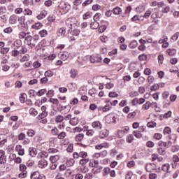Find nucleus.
Returning a JSON list of instances; mask_svg holds the SVG:
<instances>
[{
    "mask_svg": "<svg viewBox=\"0 0 179 179\" xmlns=\"http://www.w3.org/2000/svg\"><path fill=\"white\" fill-rule=\"evenodd\" d=\"M87 59H90L91 64H100L101 61L103 60V58L100 55H94L92 56H85L83 58V61L81 62L80 57H78V62L80 65V66H82V65H85L86 64V61Z\"/></svg>",
    "mask_w": 179,
    "mask_h": 179,
    "instance_id": "f257e3e1",
    "label": "nucleus"
},
{
    "mask_svg": "<svg viewBox=\"0 0 179 179\" xmlns=\"http://www.w3.org/2000/svg\"><path fill=\"white\" fill-rule=\"evenodd\" d=\"M39 39L40 36L38 35H34L33 36L28 35L25 38V41H27L31 48H34V47H36V44H37V41H38Z\"/></svg>",
    "mask_w": 179,
    "mask_h": 179,
    "instance_id": "f03ea898",
    "label": "nucleus"
},
{
    "mask_svg": "<svg viewBox=\"0 0 179 179\" xmlns=\"http://www.w3.org/2000/svg\"><path fill=\"white\" fill-rule=\"evenodd\" d=\"M106 124H117V117L114 113H110L104 117Z\"/></svg>",
    "mask_w": 179,
    "mask_h": 179,
    "instance_id": "7ed1b4c3",
    "label": "nucleus"
},
{
    "mask_svg": "<svg viewBox=\"0 0 179 179\" xmlns=\"http://www.w3.org/2000/svg\"><path fill=\"white\" fill-rule=\"evenodd\" d=\"M59 10L64 12V13H67V12L71 10V5L65 1H62L59 5Z\"/></svg>",
    "mask_w": 179,
    "mask_h": 179,
    "instance_id": "20e7f679",
    "label": "nucleus"
},
{
    "mask_svg": "<svg viewBox=\"0 0 179 179\" xmlns=\"http://www.w3.org/2000/svg\"><path fill=\"white\" fill-rule=\"evenodd\" d=\"M129 132V127H125L124 128H122L119 130H117V136L118 138H122L127 135Z\"/></svg>",
    "mask_w": 179,
    "mask_h": 179,
    "instance_id": "39448f33",
    "label": "nucleus"
},
{
    "mask_svg": "<svg viewBox=\"0 0 179 179\" xmlns=\"http://www.w3.org/2000/svg\"><path fill=\"white\" fill-rule=\"evenodd\" d=\"M73 159H79V157H81L82 159H86L87 157V153L85 151H81L79 153L75 152L73 154Z\"/></svg>",
    "mask_w": 179,
    "mask_h": 179,
    "instance_id": "423d86ee",
    "label": "nucleus"
},
{
    "mask_svg": "<svg viewBox=\"0 0 179 179\" xmlns=\"http://www.w3.org/2000/svg\"><path fill=\"white\" fill-rule=\"evenodd\" d=\"M76 23V19L71 17V18H68L66 20V26L69 27V29H72L73 26H75V24Z\"/></svg>",
    "mask_w": 179,
    "mask_h": 179,
    "instance_id": "0eeeda50",
    "label": "nucleus"
},
{
    "mask_svg": "<svg viewBox=\"0 0 179 179\" xmlns=\"http://www.w3.org/2000/svg\"><path fill=\"white\" fill-rule=\"evenodd\" d=\"M92 127L96 129V131H100L103 128V124L100 121H94L92 123Z\"/></svg>",
    "mask_w": 179,
    "mask_h": 179,
    "instance_id": "6e6552de",
    "label": "nucleus"
},
{
    "mask_svg": "<svg viewBox=\"0 0 179 179\" xmlns=\"http://www.w3.org/2000/svg\"><path fill=\"white\" fill-rule=\"evenodd\" d=\"M145 170L148 173H152L153 170H156V164L154 163H148L145 165Z\"/></svg>",
    "mask_w": 179,
    "mask_h": 179,
    "instance_id": "1a4fd4ad",
    "label": "nucleus"
},
{
    "mask_svg": "<svg viewBox=\"0 0 179 179\" xmlns=\"http://www.w3.org/2000/svg\"><path fill=\"white\" fill-rule=\"evenodd\" d=\"M31 179H45V178L40 174V172L34 171L31 174Z\"/></svg>",
    "mask_w": 179,
    "mask_h": 179,
    "instance_id": "9d476101",
    "label": "nucleus"
},
{
    "mask_svg": "<svg viewBox=\"0 0 179 179\" xmlns=\"http://www.w3.org/2000/svg\"><path fill=\"white\" fill-rule=\"evenodd\" d=\"M171 141H168L167 142L164 141H159L158 142V145L160 146L161 148H166L169 149L171 146Z\"/></svg>",
    "mask_w": 179,
    "mask_h": 179,
    "instance_id": "9b49d317",
    "label": "nucleus"
},
{
    "mask_svg": "<svg viewBox=\"0 0 179 179\" xmlns=\"http://www.w3.org/2000/svg\"><path fill=\"white\" fill-rule=\"evenodd\" d=\"M38 166L39 169H45V167L48 166V161L44 159H42L38 162Z\"/></svg>",
    "mask_w": 179,
    "mask_h": 179,
    "instance_id": "f8f14e48",
    "label": "nucleus"
},
{
    "mask_svg": "<svg viewBox=\"0 0 179 179\" xmlns=\"http://www.w3.org/2000/svg\"><path fill=\"white\" fill-rule=\"evenodd\" d=\"M15 151L17 152L19 156H24V148L21 145H17L15 146Z\"/></svg>",
    "mask_w": 179,
    "mask_h": 179,
    "instance_id": "ddd939ff",
    "label": "nucleus"
},
{
    "mask_svg": "<svg viewBox=\"0 0 179 179\" xmlns=\"http://www.w3.org/2000/svg\"><path fill=\"white\" fill-rule=\"evenodd\" d=\"M61 59L63 61H66V59H69L71 58V54L68 52H63L59 55Z\"/></svg>",
    "mask_w": 179,
    "mask_h": 179,
    "instance_id": "4468645a",
    "label": "nucleus"
},
{
    "mask_svg": "<svg viewBox=\"0 0 179 179\" xmlns=\"http://www.w3.org/2000/svg\"><path fill=\"white\" fill-rule=\"evenodd\" d=\"M29 155L31 157H36V156H37V150L34 148H29Z\"/></svg>",
    "mask_w": 179,
    "mask_h": 179,
    "instance_id": "2eb2a0df",
    "label": "nucleus"
},
{
    "mask_svg": "<svg viewBox=\"0 0 179 179\" xmlns=\"http://www.w3.org/2000/svg\"><path fill=\"white\" fill-rule=\"evenodd\" d=\"M102 169L103 167H101V166H96L95 168L92 169V173H93V174H99L101 173Z\"/></svg>",
    "mask_w": 179,
    "mask_h": 179,
    "instance_id": "dca6fc26",
    "label": "nucleus"
},
{
    "mask_svg": "<svg viewBox=\"0 0 179 179\" xmlns=\"http://www.w3.org/2000/svg\"><path fill=\"white\" fill-rule=\"evenodd\" d=\"M59 160V154H57L56 155H52L50 157V162L51 163H56Z\"/></svg>",
    "mask_w": 179,
    "mask_h": 179,
    "instance_id": "f3484780",
    "label": "nucleus"
},
{
    "mask_svg": "<svg viewBox=\"0 0 179 179\" xmlns=\"http://www.w3.org/2000/svg\"><path fill=\"white\" fill-rule=\"evenodd\" d=\"M45 16H47V11L43 10L41 12V13L38 15H37L36 17L38 20H43V19H44Z\"/></svg>",
    "mask_w": 179,
    "mask_h": 179,
    "instance_id": "a211bd4d",
    "label": "nucleus"
},
{
    "mask_svg": "<svg viewBox=\"0 0 179 179\" xmlns=\"http://www.w3.org/2000/svg\"><path fill=\"white\" fill-rule=\"evenodd\" d=\"M78 75V70L73 69L70 71V76L72 79H76Z\"/></svg>",
    "mask_w": 179,
    "mask_h": 179,
    "instance_id": "6ab92c4d",
    "label": "nucleus"
},
{
    "mask_svg": "<svg viewBox=\"0 0 179 179\" xmlns=\"http://www.w3.org/2000/svg\"><path fill=\"white\" fill-rule=\"evenodd\" d=\"M107 136H108V130L103 129L100 131V138H101V139H104V138H107Z\"/></svg>",
    "mask_w": 179,
    "mask_h": 179,
    "instance_id": "aec40b11",
    "label": "nucleus"
},
{
    "mask_svg": "<svg viewBox=\"0 0 179 179\" xmlns=\"http://www.w3.org/2000/svg\"><path fill=\"white\" fill-rule=\"evenodd\" d=\"M112 12L114 15H121V13H122V9L117 6L112 10Z\"/></svg>",
    "mask_w": 179,
    "mask_h": 179,
    "instance_id": "412c9836",
    "label": "nucleus"
},
{
    "mask_svg": "<svg viewBox=\"0 0 179 179\" xmlns=\"http://www.w3.org/2000/svg\"><path fill=\"white\" fill-rule=\"evenodd\" d=\"M103 148L107 149V148H108V144L107 143H103L95 146V149H97L98 150H101Z\"/></svg>",
    "mask_w": 179,
    "mask_h": 179,
    "instance_id": "4be33fe9",
    "label": "nucleus"
},
{
    "mask_svg": "<svg viewBox=\"0 0 179 179\" xmlns=\"http://www.w3.org/2000/svg\"><path fill=\"white\" fill-rule=\"evenodd\" d=\"M17 22V17L15 15H13L9 18V23L10 24H15Z\"/></svg>",
    "mask_w": 179,
    "mask_h": 179,
    "instance_id": "5701e85b",
    "label": "nucleus"
},
{
    "mask_svg": "<svg viewBox=\"0 0 179 179\" xmlns=\"http://www.w3.org/2000/svg\"><path fill=\"white\" fill-rule=\"evenodd\" d=\"M43 27V24L41 22H36L31 26V29L34 30H40Z\"/></svg>",
    "mask_w": 179,
    "mask_h": 179,
    "instance_id": "b1692460",
    "label": "nucleus"
},
{
    "mask_svg": "<svg viewBox=\"0 0 179 179\" xmlns=\"http://www.w3.org/2000/svg\"><path fill=\"white\" fill-rule=\"evenodd\" d=\"M48 157V153L43 151L38 154V159H47Z\"/></svg>",
    "mask_w": 179,
    "mask_h": 179,
    "instance_id": "393cba45",
    "label": "nucleus"
},
{
    "mask_svg": "<svg viewBox=\"0 0 179 179\" xmlns=\"http://www.w3.org/2000/svg\"><path fill=\"white\" fill-rule=\"evenodd\" d=\"M29 113L30 115H32V117H36L38 114V111H37V110H36L34 108H31L29 110Z\"/></svg>",
    "mask_w": 179,
    "mask_h": 179,
    "instance_id": "a878e982",
    "label": "nucleus"
},
{
    "mask_svg": "<svg viewBox=\"0 0 179 179\" xmlns=\"http://www.w3.org/2000/svg\"><path fill=\"white\" fill-rule=\"evenodd\" d=\"M162 170L165 173H169L170 170V164H164L162 166Z\"/></svg>",
    "mask_w": 179,
    "mask_h": 179,
    "instance_id": "bb28decb",
    "label": "nucleus"
},
{
    "mask_svg": "<svg viewBox=\"0 0 179 179\" xmlns=\"http://www.w3.org/2000/svg\"><path fill=\"white\" fill-rule=\"evenodd\" d=\"M55 121L56 124H59V123L62 122L64 121V116H62L61 115L56 116L55 118Z\"/></svg>",
    "mask_w": 179,
    "mask_h": 179,
    "instance_id": "cd10ccee",
    "label": "nucleus"
},
{
    "mask_svg": "<svg viewBox=\"0 0 179 179\" xmlns=\"http://www.w3.org/2000/svg\"><path fill=\"white\" fill-rule=\"evenodd\" d=\"M99 27L100 24H99L97 21H94L91 22V29H92V30H96V29H99Z\"/></svg>",
    "mask_w": 179,
    "mask_h": 179,
    "instance_id": "c85d7f7f",
    "label": "nucleus"
},
{
    "mask_svg": "<svg viewBox=\"0 0 179 179\" xmlns=\"http://www.w3.org/2000/svg\"><path fill=\"white\" fill-rule=\"evenodd\" d=\"M166 52L170 57H173V55H176V54L177 53V50L174 48H171V49H168L166 50Z\"/></svg>",
    "mask_w": 179,
    "mask_h": 179,
    "instance_id": "c756f323",
    "label": "nucleus"
},
{
    "mask_svg": "<svg viewBox=\"0 0 179 179\" xmlns=\"http://www.w3.org/2000/svg\"><path fill=\"white\" fill-rule=\"evenodd\" d=\"M83 138H85V134H78V135L76 136V141L82 142V141H83Z\"/></svg>",
    "mask_w": 179,
    "mask_h": 179,
    "instance_id": "7c9ffc66",
    "label": "nucleus"
},
{
    "mask_svg": "<svg viewBox=\"0 0 179 179\" xmlns=\"http://www.w3.org/2000/svg\"><path fill=\"white\" fill-rule=\"evenodd\" d=\"M18 49V52H20V54H26V52H27V48H26V45H24L20 46V48H19Z\"/></svg>",
    "mask_w": 179,
    "mask_h": 179,
    "instance_id": "2f4dec72",
    "label": "nucleus"
},
{
    "mask_svg": "<svg viewBox=\"0 0 179 179\" xmlns=\"http://www.w3.org/2000/svg\"><path fill=\"white\" fill-rule=\"evenodd\" d=\"M48 115V112H42L40 115L37 116V120L40 121V120H43V118H45Z\"/></svg>",
    "mask_w": 179,
    "mask_h": 179,
    "instance_id": "473e14b6",
    "label": "nucleus"
},
{
    "mask_svg": "<svg viewBox=\"0 0 179 179\" xmlns=\"http://www.w3.org/2000/svg\"><path fill=\"white\" fill-rule=\"evenodd\" d=\"M178 37H179V32L175 33L171 38V42L174 43L177 41V40H178Z\"/></svg>",
    "mask_w": 179,
    "mask_h": 179,
    "instance_id": "72a5a7b5",
    "label": "nucleus"
},
{
    "mask_svg": "<svg viewBox=\"0 0 179 179\" xmlns=\"http://www.w3.org/2000/svg\"><path fill=\"white\" fill-rule=\"evenodd\" d=\"M129 96L131 99H134V97H138V96H139V92H138V91H131L129 93Z\"/></svg>",
    "mask_w": 179,
    "mask_h": 179,
    "instance_id": "f704fd0d",
    "label": "nucleus"
},
{
    "mask_svg": "<svg viewBox=\"0 0 179 179\" xmlns=\"http://www.w3.org/2000/svg\"><path fill=\"white\" fill-rule=\"evenodd\" d=\"M48 153H50L52 155L57 153V155H59V150H58L57 148H49L48 150Z\"/></svg>",
    "mask_w": 179,
    "mask_h": 179,
    "instance_id": "c9c22d12",
    "label": "nucleus"
},
{
    "mask_svg": "<svg viewBox=\"0 0 179 179\" xmlns=\"http://www.w3.org/2000/svg\"><path fill=\"white\" fill-rule=\"evenodd\" d=\"M90 162V159L88 158H82L80 160V162L79 164L81 165V166H86V164H87V163H89Z\"/></svg>",
    "mask_w": 179,
    "mask_h": 179,
    "instance_id": "e433bc0d",
    "label": "nucleus"
},
{
    "mask_svg": "<svg viewBox=\"0 0 179 179\" xmlns=\"http://www.w3.org/2000/svg\"><path fill=\"white\" fill-rule=\"evenodd\" d=\"M14 46L16 47V48H20L22 47V40L17 39L14 41Z\"/></svg>",
    "mask_w": 179,
    "mask_h": 179,
    "instance_id": "4c0bfd02",
    "label": "nucleus"
},
{
    "mask_svg": "<svg viewBox=\"0 0 179 179\" xmlns=\"http://www.w3.org/2000/svg\"><path fill=\"white\" fill-rule=\"evenodd\" d=\"M29 34H30V33H26L24 31H21L18 34V37L19 38H26V37H27L29 36Z\"/></svg>",
    "mask_w": 179,
    "mask_h": 179,
    "instance_id": "58836bf2",
    "label": "nucleus"
},
{
    "mask_svg": "<svg viewBox=\"0 0 179 179\" xmlns=\"http://www.w3.org/2000/svg\"><path fill=\"white\" fill-rule=\"evenodd\" d=\"M111 110V105L110 103H108L104 107L102 108V111L103 113H107V111H110Z\"/></svg>",
    "mask_w": 179,
    "mask_h": 179,
    "instance_id": "ea45409f",
    "label": "nucleus"
},
{
    "mask_svg": "<svg viewBox=\"0 0 179 179\" xmlns=\"http://www.w3.org/2000/svg\"><path fill=\"white\" fill-rule=\"evenodd\" d=\"M169 141H171V145H173V143L176 142V141L177 140V135L172 134L169 136Z\"/></svg>",
    "mask_w": 179,
    "mask_h": 179,
    "instance_id": "a19ab883",
    "label": "nucleus"
},
{
    "mask_svg": "<svg viewBox=\"0 0 179 179\" xmlns=\"http://www.w3.org/2000/svg\"><path fill=\"white\" fill-rule=\"evenodd\" d=\"M10 50V48H9L8 47L3 48L0 50V53L3 55H5V54H8V52H9Z\"/></svg>",
    "mask_w": 179,
    "mask_h": 179,
    "instance_id": "79ce46f5",
    "label": "nucleus"
},
{
    "mask_svg": "<svg viewBox=\"0 0 179 179\" xmlns=\"http://www.w3.org/2000/svg\"><path fill=\"white\" fill-rule=\"evenodd\" d=\"M38 34L41 36V37H47L48 36V31L45 29H43L39 31Z\"/></svg>",
    "mask_w": 179,
    "mask_h": 179,
    "instance_id": "37998d69",
    "label": "nucleus"
},
{
    "mask_svg": "<svg viewBox=\"0 0 179 179\" xmlns=\"http://www.w3.org/2000/svg\"><path fill=\"white\" fill-rule=\"evenodd\" d=\"M45 93H47V90L46 89H42L38 90L36 92L37 96H38L39 97L41 96H44V94H45Z\"/></svg>",
    "mask_w": 179,
    "mask_h": 179,
    "instance_id": "c03bdc74",
    "label": "nucleus"
},
{
    "mask_svg": "<svg viewBox=\"0 0 179 179\" xmlns=\"http://www.w3.org/2000/svg\"><path fill=\"white\" fill-rule=\"evenodd\" d=\"M164 135H170L171 134V129L169 127H166L163 131Z\"/></svg>",
    "mask_w": 179,
    "mask_h": 179,
    "instance_id": "a18cd8bd",
    "label": "nucleus"
},
{
    "mask_svg": "<svg viewBox=\"0 0 179 179\" xmlns=\"http://www.w3.org/2000/svg\"><path fill=\"white\" fill-rule=\"evenodd\" d=\"M24 15H27V16H31L33 15V11L29 8H25L24 11H22Z\"/></svg>",
    "mask_w": 179,
    "mask_h": 179,
    "instance_id": "49530a36",
    "label": "nucleus"
},
{
    "mask_svg": "<svg viewBox=\"0 0 179 179\" xmlns=\"http://www.w3.org/2000/svg\"><path fill=\"white\" fill-rule=\"evenodd\" d=\"M134 176V173L131 171H128L125 175V179H132Z\"/></svg>",
    "mask_w": 179,
    "mask_h": 179,
    "instance_id": "de8ad7c7",
    "label": "nucleus"
},
{
    "mask_svg": "<svg viewBox=\"0 0 179 179\" xmlns=\"http://www.w3.org/2000/svg\"><path fill=\"white\" fill-rule=\"evenodd\" d=\"M78 122H79V121L78 120L77 117L72 118L69 121V123L71 124V125H73V126L78 125Z\"/></svg>",
    "mask_w": 179,
    "mask_h": 179,
    "instance_id": "09e8293b",
    "label": "nucleus"
},
{
    "mask_svg": "<svg viewBox=\"0 0 179 179\" xmlns=\"http://www.w3.org/2000/svg\"><path fill=\"white\" fill-rule=\"evenodd\" d=\"M71 36H78L79 34H80V30L78 29H75L71 31Z\"/></svg>",
    "mask_w": 179,
    "mask_h": 179,
    "instance_id": "8fccbe9b",
    "label": "nucleus"
},
{
    "mask_svg": "<svg viewBox=\"0 0 179 179\" xmlns=\"http://www.w3.org/2000/svg\"><path fill=\"white\" fill-rule=\"evenodd\" d=\"M132 141H134V135L133 134L128 135L126 138V142H127V143H132Z\"/></svg>",
    "mask_w": 179,
    "mask_h": 179,
    "instance_id": "3c124183",
    "label": "nucleus"
},
{
    "mask_svg": "<svg viewBox=\"0 0 179 179\" xmlns=\"http://www.w3.org/2000/svg\"><path fill=\"white\" fill-rule=\"evenodd\" d=\"M29 59L30 56L29 55H25L22 57V59H20V62H27Z\"/></svg>",
    "mask_w": 179,
    "mask_h": 179,
    "instance_id": "603ef678",
    "label": "nucleus"
},
{
    "mask_svg": "<svg viewBox=\"0 0 179 179\" xmlns=\"http://www.w3.org/2000/svg\"><path fill=\"white\" fill-rule=\"evenodd\" d=\"M27 134L28 135V136H29L30 138H33V136H34L36 135V131L33 129H29L27 131Z\"/></svg>",
    "mask_w": 179,
    "mask_h": 179,
    "instance_id": "864d4df0",
    "label": "nucleus"
},
{
    "mask_svg": "<svg viewBox=\"0 0 179 179\" xmlns=\"http://www.w3.org/2000/svg\"><path fill=\"white\" fill-rule=\"evenodd\" d=\"M149 108H150V101H147L143 105L142 110H149Z\"/></svg>",
    "mask_w": 179,
    "mask_h": 179,
    "instance_id": "5fc2aeb1",
    "label": "nucleus"
},
{
    "mask_svg": "<svg viewBox=\"0 0 179 179\" xmlns=\"http://www.w3.org/2000/svg\"><path fill=\"white\" fill-rule=\"evenodd\" d=\"M133 136H135L136 138H142V134H141V131L136 130L133 131Z\"/></svg>",
    "mask_w": 179,
    "mask_h": 179,
    "instance_id": "6e6d98bb",
    "label": "nucleus"
},
{
    "mask_svg": "<svg viewBox=\"0 0 179 179\" xmlns=\"http://www.w3.org/2000/svg\"><path fill=\"white\" fill-rule=\"evenodd\" d=\"M45 76L46 78H51L54 76V72L51 71V70H48L45 72Z\"/></svg>",
    "mask_w": 179,
    "mask_h": 179,
    "instance_id": "4d7b16f0",
    "label": "nucleus"
},
{
    "mask_svg": "<svg viewBox=\"0 0 179 179\" xmlns=\"http://www.w3.org/2000/svg\"><path fill=\"white\" fill-rule=\"evenodd\" d=\"M129 47L131 49L136 48V47H138V42L136 41H131V43L129 44Z\"/></svg>",
    "mask_w": 179,
    "mask_h": 179,
    "instance_id": "13d9d810",
    "label": "nucleus"
},
{
    "mask_svg": "<svg viewBox=\"0 0 179 179\" xmlns=\"http://www.w3.org/2000/svg\"><path fill=\"white\" fill-rule=\"evenodd\" d=\"M178 150H179L178 145H172L171 149V152H172V153H176V152H178Z\"/></svg>",
    "mask_w": 179,
    "mask_h": 179,
    "instance_id": "bf43d9fd",
    "label": "nucleus"
},
{
    "mask_svg": "<svg viewBox=\"0 0 179 179\" xmlns=\"http://www.w3.org/2000/svg\"><path fill=\"white\" fill-rule=\"evenodd\" d=\"M136 11L138 13H142V12H144L145 11V6H139L138 7H137L136 8Z\"/></svg>",
    "mask_w": 179,
    "mask_h": 179,
    "instance_id": "052dcab7",
    "label": "nucleus"
},
{
    "mask_svg": "<svg viewBox=\"0 0 179 179\" xmlns=\"http://www.w3.org/2000/svg\"><path fill=\"white\" fill-rule=\"evenodd\" d=\"M66 33V31L64 28H60L57 31V36H64Z\"/></svg>",
    "mask_w": 179,
    "mask_h": 179,
    "instance_id": "680f3d73",
    "label": "nucleus"
},
{
    "mask_svg": "<svg viewBox=\"0 0 179 179\" xmlns=\"http://www.w3.org/2000/svg\"><path fill=\"white\" fill-rule=\"evenodd\" d=\"M92 17V13L90 12H87L83 15V19L86 20V19H90Z\"/></svg>",
    "mask_w": 179,
    "mask_h": 179,
    "instance_id": "e2e57ef3",
    "label": "nucleus"
},
{
    "mask_svg": "<svg viewBox=\"0 0 179 179\" xmlns=\"http://www.w3.org/2000/svg\"><path fill=\"white\" fill-rule=\"evenodd\" d=\"M19 169H20V171L27 172L26 170L27 169V166H26V165H24V164H20Z\"/></svg>",
    "mask_w": 179,
    "mask_h": 179,
    "instance_id": "0e129e2a",
    "label": "nucleus"
},
{
    "mask_svg": "<svg viewBox=\"0 0 179 179\" xmlns=\"http://www.w3.org/2000/svg\"><path fill=\"white\" fill-rule=\"evenodd\" d=\"M138 59L139 61H146V59H148V55L145 54L140 55L138 56Z\"/></svg>",
    "mask_w": 179,
    "mask_h": 179,
    "instance_id": "69168bd1",
    "label": "nucleus"
},
{
    "mask_svg": "<svg viewBox=\"0 0 179 179\" xmlns=\"http://www.w3.org/2000/svg\"><path fill=\"white\" fill-rule=\"evenodd\" d=\"M84 178L85 179H93V172L86 173Z\"/></svg>",
    "mask_w": 179,
    "mask_h": 179,
    "instance_id": "338daca9",
    "label": "nucleus"
},
{
    "mask_svg": "<svg viewBox=\"0 0 179 179\" xmlns=\"http://www.w3.org/2000/svg\"><path fill=\"white\" fill-rule=\"evenodd\" d=\"M149 179H157V175L156 173H151L148 175Z\"/></svg>",
    "mask_w": 179,
    "mask_h": 179,
    "instance_id": "774afa93",
    "label": "nucleus"
}]
</instances>
